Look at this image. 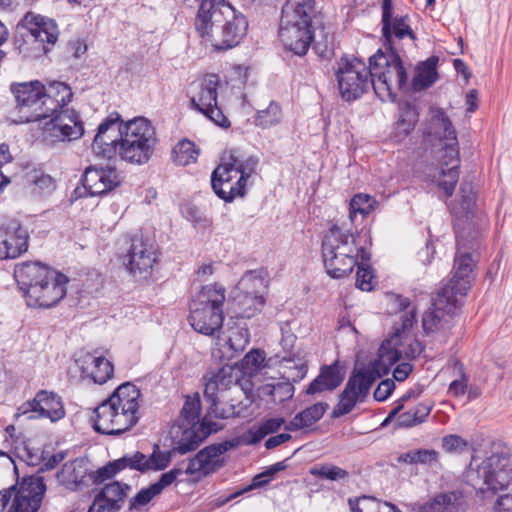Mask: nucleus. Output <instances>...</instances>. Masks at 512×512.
Masks as SVG:
<instances>
[{"label":"nucleus","mask_w":512,"mask_h":512,"mask_svg":"<svg viewBox=\"0 0 512 512\" xmlns=\"http://www.w3.org/2000/svg\"><path fill=\"white\" fill-rule=\"evenodd\" d=\"M194 27L202 42L219 52L241 43L248 31V21L225 0H201Z\"/></svg>","instance_id":"obj_1"},{"label":"nucleus","mask_w":512,"mask_h":512,"mask_svg":"<svg viewBox=\"0 0 512 512\" xmlns=\"http://www.w3.org/2000/svg\"><path fill=\"white\" fill-rule=\"evenodd\" d=\"M14 278L30 307L50 308L66 295L68 278L39 261L16 264Z\"/></svg>","instance_id":"obj_2"},{"label":"nucleus","mask_w":512,"mask_h":512,"mask_svg":"<svg viewBox=\"0 0 512 512\" xmlns=\"http://www.w3.org/2000/svg\"><path fill=\"white\" fill-rule=\"evenodd\" d=\"M321 13L316 12L312 0L299 1L297 5L285 4L281 10L279 38L285 49L304 56L314 40L315 33L324 32Z\"/></svg>","instance_id":"obj_3"},{"label":"nucleus","mask_w":512,"mask_h":512,"mask_svg":"<svg viewBox=\"0 0 512 512\" xmlns=\"http://www.w3.org/2000/svg\"><path fill=\"white\" fill-rule=\"evenodd\" d=\"M140 390L137 386H117L115 392L92 412L93 429L106 435H119L138 421Z\"/></svg>","instance_id":"obj_4"},{"label":"nucleus","mask_w":512,"mask_h":512,"mask_svg":"<svg viewBox=\"0 0 512 512\" xmlns=\"http://www.w3.org/2000/svg\"><path fill=\"white\" fill-rule=\"evenodd\" d=\"M360 252L362 260H365V250L357 247L355 235L338 224H333L322 240L324 267L327 274L334 279L343 278L353 271L358 264Z\"/></svg>","instance_id":"obj_5"},{"label":"nucleus","mask_w":512,"mask_h":512,"mask_svg":"<svg viewBox=\"0 0 512 512\" xmlns=\"http://www.w3.org/2000/svg\"><path fill=\"white\" fill-rule=\"evenodd\" d=\"M474 476L482 482L479 488L482 493L506 491L495 501L494 512H512V455L492 454L468 475L471 480H474Z\"/></svg>","instance_id":"obj_6"},{"label":"nucleus","mask_w":512,"mask_h":512,"mask_svg":"<svg viewBox=\"0 0 512 512\" xmlns=\"http://www.w3.org/2000/svg\"><path fill=\"white\" fill-rule=\"evenodd\" d=\"M18 26L26 30L21 38L15 37L14 46L24 57L39 58L47 55L60 37L59 26L53 18L27 12Z\"/></svg>","instance_id":"obj_7"},{"label":"nucleus","mask_w":512,"mask_h":512,"mask_svg":"<svg viewBox=\"0 0 512 512\" xmlns=\"http://www.w3.org/2000/svg\"><path fill=\"white\" fill-rule=\"evenodd\" d=\"M369 65L372 88L382 101L396 100L395 87L400 91L409 90L407 71L397 50H388V53L378 50L369 58Z\"/></svg>","instance_id":"obj_8"},{"label":"nucleus","mask_w":512,"mask_h":512,"mask_svg":"<svg viewBox=\"0 0 512 512\" xmlns=\"http://www.w3.org/2000/svg\"><path fill=\"white\" fill-rule=\"evenodd\" d=\"M226 289L218 284L202 287L190 304L188 321L198 333L211 336L222 328Z\"/></svg>","instance_id":"obj_9"},{"label":"nucleus","mask_w":512,"mask_h":512,"mask_svg":"<svg viewBox=\"0 0 512 512\" xmlns=\"http://www.w3.org/2000/svg\"><path fill=\"white\" fill-rule=\"evenodd\" d=\"M157 144L158 138L151 122L137 117L124 124L118 151L123 160L143 165L152 158Z\"/></svg>","instance_id":"obj_10"},{"label":"nucleus","mask_w":512,"mask_h":512,"mask_svg":"<svg viewBox=\"0 0 512 512\" xmlns=\"http://www.w3.org/2000/svg\"><path fill=\"white\" fill-rule=\"evenodd\" d=\"M399 333L384 340L380 345L377 357L369 361L357 359L353 371L346 384H395L393 379H383L390 368L401 358Z\"/></svg>","instance_id":"obj_11"},{"label":"nucleus","mask_w":512,"mask_h":512,"mask_svg":"<svg viewBox=\"0 0 512 512\" xmlns=\"http://www.w3.org/2000/svg\"><path fill=\"white\" fill-rule=\"evenodd\" d=\"M200 400L198 396L187 397L180 416L171 429L174 440L173 451L181 455L196 450L210 431L200 422Z\"/></svg>","instance_id":"obj_12"},{"label":"nucleus","mask_w":512,"mask_h":512,"mask_svg":"<svg viewBox=\"0 0 512 512\" xmlns=\"http://www.w3.org/2000/svg\"><path fill=\"white\" fill-rule=\"evenodd\" d=\"M235 446L236 444L233 441L209 445L200 450L194 458L190 459L185 471L180 468H173L163 473L159 480L152 485L157 492L161 494L162 491L170 486L183 472L188 475H197L198 477L214 473L225 464L223 454Z\"/></svg>","instance_id":"obj_13"},{"label":"nucleus","mask_w":512,"mask_h":512,"mask_svg":"<svg viewBox=\"0 0 512 512\" xmlns=\"http://www.w3.org/2000/svg\"><path fill=\"white\" fill-rule=\"evenodd\" d=\"M272 360H266L264 350L253 348L239 363L210 368L203 376L204 384H252V378L270 367Z\"/></svg>","instance_id":"obj_14"},{"label":"nucleus","mask_w":512,"mask_h":512,"mask_svg":"<svg viewBox=\"0 0 512 512\" xmlns=\"http://www.w3.org/2000/svg\"><path fill=\"white\" fill-rule=\"evenodd\" d=\"M466 245H462L459 238L456 236L457 252L454 258V274L452 279L440 291L446 295L458 299L466 296L470 289L471 274L476 265L478 256L477 251L481 247L482 235L476 234L468 237Z\"/></svg>","instance_id":"obj_15"},{"label":"nucleus","mask_w":512,"mask_h":512,"mask_svg":"<svg viewBox=\"0 0 512 512\" xmlns=\"http://www.w3.org/2000/svg\"><path fill=\"white\" fill-rule=\"evenodd\" d=\"M460 202L451 206L455 236L462 245H466L468 237L483 234L486 222L481 213H477L476 195L472 185L468 183L460 186Z\"/></svg>","instance_id":"obj_16"},{"label":"nucleus","mask_w":512,"mask_h":512,"mask_svg":"<svg viewBox=\"0 0 512 512\" xmlns=\"http://www.w3.org/2000/svg\"><path fill=\"white\" fill-rule=\"evenodd\" d=\"M335 75L340 95L345 101L358 99L372 87L370 65L367 66L358 58L342 57Z\"/></svg>","instance_id":"obj_17"},{"label":"nucleus","mask_w":512,"mask_h":512,"mask_svg":"<svg viewBox=\"0 0 512 512\" xmlns=\"http://www.w3.org/2000/svg\"><path fill=\"white\" fill-rule=\"evenodd\" d=\"M459 299L437 292L432 308L422 317V328L426 335L435 334L440 341H446L454 326L453 314L461 306Z\"/></svg>","instance_id":"obj_18"},{"label":"nucleus","mask_w":512,"mask_h":512,"mask_svg":"<svg viewBox=\"0 0 512 512\" xmlns=\"http://www.w3.org/2000/svg\"><path fill=\"white\" fill-rule=\"evenodd\" d=\"M234 152L225 153L221 162L211 174V186L218 198L225 202H232L237 197H244L246 184L244 177L240 176L235 166Z\"/></svg>","instance_id":"obj_19"},{"label":"nucleus","mask_w":512,"mask_h":512,"mask_svg":"<svg viewBox=\"0 0 512 512\" xmlns=\"http://www.w3.org/2000/svg\"><path fill=\"white\" fill-rule=\"evenodd\" d=\"M219 82L218 75H205L197 85L196 93L190 98V108L202 113L217 126L229 128L231 123L217 102Z\"/></svg>","instance_id":"obj_20"},{"label":"nucleus","mask_w":512,"mask_h":512,"mask_svg":"<svg viewBox=\"0 0 512 512\" xmlns=\"http://www.w3.org/2000/svg\"><path fill=\"white\" fill-rule=\"evenodd\" d=\"M83 134L84 125L80 114L75 109L59 111L49 118L41 129L42 141L47 145L77 140Z\"/></svg>","instance_id":"obj_21"},{"label":"nucleus","mask_w":512,"mask_h":512,"mask_svg":"<svg viewBox=\"0 0 512 512\" xmlns=\"http://www.w3.org/2000/svg\"><path fill=\"white\" fill-rule=\"evenodd\" d=\"M157 261V248L153 241L143 236L135 235L124 259V264L135 277L147 278Z\"/></svg>","instance_id":"obj_22"},{"label":"nucleus","mask_w":512,"mask_h":512,"mask_svg":"<svg viewBox=\"0 0 512 512\" xmlns=\"http://www.w3.org/2000/svg\"><path fill=\"white\" fill-rule=\"evenodd\" d=\"M71 378L79 374V380L93 384H105L114 375L113 364L103 356L90 352L81 353L69 367Z\"/></svg>","instance_id":"obj_23"},{"label":"nucleus","mask_w":512,"mask_h":512,"mask_svg":"<svg viewBox=\"0 0 512 512\" xmlns=\"http://www.w3.org/2000/svg\"><path fill=\"white\" fill-rule=\"evenodd\" d=\"M381 26L382 39L387 50H396L394 39L402 40L408 37L412 41L417 40V36L410 26L409 15H394L393 0H382L381 2Z\"/></svg>","instance_id":"obj_24"},{"label":"nucleus","mask_w":512,"mask_h":512,"mask_svg":"<svg viewBox=\"0 0 512 512\" xmlns=\"http://www.w3.org/2000/svg\"><path fill=\"white\" fill-rule=\"evenodd\" d=\"M82 186L74 190L75 198L102 196L120 185L121 179L115 168H86L81 177Z\"/></svg>","instance_id":"obj_25"},{"label":"nucleus","mask_w":512,"mask_h":512,"mask_svg":"<svg viewBox=\"0 0 512 512\" xmlns=\"http://www.w3.org/2000/svg\"><path fill=\"white\" fill-rule=\"evenodd\" d=\"M123 130L120 114L110 113L98 126L92 143L93 152L102 158H113L117 154Z\"/></svg>","instance_id":"obj_26"},{"label":"nucleus","mask_w":512,"mask_h":512,"mask_svg":"<svg viewBox=\"0 0 512 512\" xmlns=\"http://www.w3.org/2000/svg\"><path fill=\"white\" fill-rule=\"evenodd\" d=\"M11 490L14 500L9 512H37L43 500L46 486L40 476H27Z\"/></svg>","instance_id":"obj_27"},{"label":"nucleus","mask_w":512,"mask_h":512,"mask_svg":"<svg viewBox=\"0 0 512 512\" xmlns=\"http://www.w3.org/2000/svg\"><path fill=\"white\" fill-rule=\"evenodd\" d=\"M29 415L28 418L47 417L52 422L58 421L65 416V410L61 397L52 391L41 390L32 400L23 403L17 411L16 416Z\"/></svg>","instance_id":"obj_28"},{"label":"nucleus","mask_w":512,"mask_h":512,"mask_svg":"<svg viewBox=\"0 0 512 512\" xmlns=\"http://www.w3.org/2000/svg\"><path fill=\"white\" fill-rule=\"evenodd\" d=\"M130 491L129 484L109 482L95 495L87 512H119Z\"/></svg>","instance_id":"obj_29"},{"label":"nucleus","mask_w":512,"mask_h":512,"mask_svg":"<svg viewBox=\"0 0 512 512\" xmlns=\"http://www.w3.org/2000/svg\"><path fill=\"white\" fill-rule=\"evenodd\" d=\"M11 91L16 100V109L20 114V121L32 122L29 115L33 114L35 104H38L39 97L43 92V84L38 80L14 83L11 85Z\"/></svg>","instance_id":"obj_30"},{"label":"nucleus","mask_w":512,"mask_h":512,"mask_svg":"<svg viewBox=\"0 0 512 512\" xmlns=\"http://www.w3.org/2000/svg\"><path fill=\"white\" fill-rule=\"evenodd\" d=\"M131 469L137 470L141 473L149 470H164L171 462V452H162L159 446L155 445L153 453L149 456L141 452H135L129 455Z\"/></svg>","instance_id":"obj_31"},{"label":"nucleus","mask_w":512,"mask_h":512,"mask_svg":"<svg viewBox=\"0 0 512 512\" xmlns=\"http://www.w3.org/2000/svg\"><path fill=\"white\" fill-rule=\"evenodd\" d=\"M86 461L83 458H76L66 462L56 477L59 483L67 489L76 491L87 475Z\"/></svg>","instance_id":"obj_32"},{"label":"nucleus","mask_w":512,"mask_h":512,"mask_svg":"<svg viewBox=\"0 0 512 512\" xmlns=\"http://www.w3.org/2000/svg\"><path fill=\"white\" fill-rule=\"evenodd\" d=\"M419 120L417 108L408 101L399 104V119L397 120L391 138L401 142L414 130Z\"/></svg>","instance_id":"obj_33"},{"label":"nucleus","mask_w":512,"mask_h":512,"mask_svg":"<svg viewBox=\"0 0 512 512\" xmlns=\"http://www.w3.org/2000/svg\"><path fill=\"white\" fill-rule=\"evenodd\" d=\"M438 60L437 56H431L427 60L418 63L415 68V75L409 84V89L418 92L431 87L438 79Z\"/></svg>","instance_id":"obj_34"},{"label":"nucleus","mask_w":512,"mask_h":512,"mask_svg":"<svg viewBox=\"0 0 512 512\" xmlns=\"http://www.w3.org/2000/svg\"><path fill=\"white\" fill-rule=\"evenodd\" d=\"M371 386H346L339 396V402L334 406L331 417L339 418L350 413L358 402L364 400Z\"/></svg>","instance_id":"obj_35"},{"label":"nucleus","mask_w":512,"mask_h":512,"mask_svg":"<svg viewBox=\"0 0 512 512\" xmlns=\"http://www.w3.org/2000/svg\"><path fill=\"white\" fill-rule=\"evenodd\" d=\"M396 461L399 464L433 468L440 466V453L433 448L410 449L400 453Z\"/></svg>","instance_id":"obj_36"},{"label":"nucleus","mask_w":512,"mask_h":512,"mask_svg":"<svg viewBox=\"0 0 512 512\" xmlns=\"http://www.w3.org/2000/svg\"><path fill=\"white\" fill-rule=\"evenodd\" d=\"M328 408L329 405L326 402H318L307 407L289 421L285 426V430L297 431L309 428L323 417Z\"/></svg>","instance_id":"obj_37"},{"label":"nucleus","mask_w":512,"mask_h":512,"mask_svg":"<svg viewBox=\"0 0 512 512\" xmlns=\"http://www.w3.org/2000/svg\"><path fill=\"white\" fill-rule=\"evenodd\" d=\"M3 238L5 247L9 248L11 252L15 250L13 255L10 253L7 255V259L17 258L28 250L29 235L20 225L12 227V229L4 228Z\"/></svg>","instance_id":"obj_38"},{"label":"nucleus","mask_w":512,"mask_h":512,"mask_svg":"<svg viewBox=\"0 0 512 512\" xmlns=\"http://www.w3.org/2000/svg\"><path fill=\"white\" fill-rule=\"evenodd\" d=\"M307 365L297 363L293 358L282 356L278 365L279 379L282 381L278 384H295L301 381L307 373Z\"/></svg>","instance_id":"obj_39"},{"label":"nucleus","mask_w":512,"mask_h":512,"mask_svg":"<svg viewBox=\"0 0 512 512\" xmlns=\"http://www.w3.org/2000/svg\"><path fill=\"white\" fill-rule=\"evenodd\" d=\"M348 505L351 512H402L392 503L382 502L366 495L349 498Z\"/></svg>","instance_id":"obj_40"},{"label":"nucleus","mask_w":512,"mask_h":512,"mask_svg":"<svg viewBox=\"0 0 512 512\" xmlns=\"http://www.w3.org/2000/svg\"><path fill=\"white\" fill-rule=\"evenodd\" d=\"M459 497L455 492L440 493L421 507V512H458Z\"/></svg>","instance_id":"obj_41"},{"label":"nucleus","mask_w":512,"mask_h":512,"mask_svg":"<svg viewBox=\"0 0 512 512\" xmlns=\"http://www.w3.org/2000/svg\"><path fill=\"white\" fill-rule=\"evenodd\" d=\"M36 107L33 109V114L29 115L32 122L39 121L42 119L51 118L55 116L59 111L64 110L59 103L58 100H54L47 92L46 87L43 85V92L39 97L38 104H35Z\"/></svg>","instance_id":"obj_42"},{"label":"nucleus","mask_w":512,"mask_h":512,"mask_svg":"<svg viewBox=\"0 0 512 512\" xmlns=\"http://www.w3.org/2000/svg\"><path fill=\"white\" fill-rule=\"evenodd\" d=\"M199 154L200 150L196 147L194 142L188 139H182L174 146L172 159L178 166H187L196 163Z\"/></svg>","instance_id":"obj_43"},{"label":"nucleus","mask_w":512,"mask_h":512,"mask_svg":"<svg viewBox=\"0 0 512 512\" xmlns=\"http://www.w3.org/2000/svg\"><path fill=\"white\" fill-rule=\"evenodd\" d=\"M346 376V365L339 360L331 365H323L320 374L309 384H342Z\"/></svg>","instance_id":"obj_44"},{"label":"nucleus","mask_w":512,"mask_h":512,"mask_svg":"<svg viewBox=\"0 0 512 512\" xmlns=\"http://www.w3.org/2000/svg\"><path fill=\"white\" fill-rule=\"evenodd\" d=\"M126 468L131 469L129 455H125L117 460L109 462L105 466L91 472L89 476L93 483L101 484L106 480L113 478L118 472Z\"/></svg>","instance_id":"obj_45"},{"label":"nucleus","mask_w":512,"mask_h":512,"mask_svg":"<svg viewBox=\"0 0 512 512\" xmlns=\"http://www.w3.org/2000/svg\"><path fill=\"white\" fill-rule=\"evenodd\" d=\"M433 123H435L439 129L442 130L441 137L450 143L448 144L449 149L455 156H458L457 146V134L454 129L451 120L443 111V109H436L432 117Z\"/></svg>","instance_id":"obj_46"},{"label":"nucleus","mask_w":512,"mask_h":512,"mask_svg":"<svg viewBox=\"0 0 512 512\" xmlns=\"http://www.w3.org/2000/svg\"><path fill=\"white\" fill-rule=\"evenodd\" d=\"M238 304L240 312L238 316L241 318H251L257 312H260L265 305V299L262 295H257L252 292H245L242 296L238 295Z\"/></svg>","instance_id":"obj_47"},{"label":"nucleus","mask_w":512,"mask_h":512,"mask_svg":"<svg viewBox=\"0 0 512 512\" xmlns=\"http://www.w3.org/2000/svg\"><path fill=\"white\" fill-rule=\"evenodd\" d=\"M377 205L374 198L368 194H356L350 200L349 203V218L351 222L355 221L357 214H360L362 218L368 216Z\"/></svg>","instance_id":"obj_48"},{"label":"nucleus","mask_w":512,"mask_h":512,"mask_svg":"<svg viewBox=\"0 0 512 512\" xmlns=\"http://www.w3.org/2000/svg\"><path fill=\"white\" fill-rule=\"evenodd\" d=\"M282 118L280 105L271 101L266 109L258 110L255 116V125L263 129L277 125Z\"/></svg>","instance_id":"obj_49"},{"label":"nucleus","mask_w":512,"mask_h":512,"mask_svg":"<svg viewBox=\"0 0 512 512\" xmlns=\"http://www.w3.org/2000/svg\"><path fill=\"white\" fill-rule=\"evenodd\" d=\"M310 474L331 481L346 480L349 477L348 471L333 464L314 466L310 469Z\"/></svg>","instance_id":"obj_50"},{"label":"nucleus","mask_w":512,"mask_h":512,"mask_svg":"<svg viewBox=\"0 0 512 512\" xmlns=\"http://www.w3.org/2000/svg\"><path fill=\"white\" fill-rule=\"evenodd\" d=\"M160 494L151 484L146 488H142L135 496L130 498L128 511L129 512H143L145 507Z\"/></svg>","instance_id":"obj_51"},{"label":"nucleus","mask_w":512,"mask_h":512,"mask_svg":"<svg viewBox=\"0 0 512 512\" xmlns=\"http://www.w3.org/2000/svg\"><path fill=\"white\" fill-rule=\"evenodd\" d=\"M250 342V332L247 327H236L230 331L227 344L235 354L243 352Z\"/></svg>","instance_id":"obj_52"},{"label":"nucleus","mask_w":512,"mask_h":512,"mask_svg":"<svg viewBox=\"0 0 512 512\" xmlns=\"http://www.w3.org/2000/svg\"><path fill=\"white\" fill-rule=\"evenodd\" d=\"M46 92L54 99L58 100V103L63 108H68L67 103L70 102L72 97V91L69 86L62 82H53L46 88Z\"/></svg>","instance_id":"obj_53"},{"label":"nucleus","mask_w":512,"mask_h":512,"mask_svg":"<svg viewBox=\"0 0 512 512\" xmlns=\"http://www.w3.org/2000/svg\"><path fill=\"white\" fill-rule=\"evenodd\" d=\"M356 266V287L363 291H371L373 289L372 280L374 278L372 267L364 263H358Z\"/></svg>","instance_id":"obj_54"},{"label":"nucleus","mask_w":512,"mask_h":512,"mask_svg":"<svg viewBox=\"0 0 512 512\" xmlns=\"http://www.w3.org/2000/svg\"><path fill=\"white\" fill-rule=\"evenodd\" d=\"M235 159V166L234 168L237 170L238 174L240 176L244 177V182L247 185L248 179L251 177V175L255 172L257 165H258V159L254 156H250L244 160L240 159L238 156L234 154Z\"/></svg>","instance_id":"obj_55"},{"label":"nucleus","mask_w":512,"mask_h":512,"mask_svg":"<svg viewBox=\"0 0 512 512\" xmlns=\"http://www.w3.org/2000/svg\"><path fill=\"white\" fill-rule=\"evenodd\" d=\"M443 179L439 181V186L444 190L447 197L452 196L456 183L459 178L458 165H453L447 172L443 171Z\"/></svg>","instance_id":"obj_56"},{"label":"nucleus","mask_w":512,"mask_h":512,"mask_svg":"<svg viewBox=\"0 0 512 512\" xmlns=\"http://www.w3.org/2000/svg\"><path fill=\"white\" fill-rule=\"evenodd\" d=\"M442 447L448 453H462L468 448V442L459 435L451 434L443 437Z\"/></svg>","instance_id":"obj_57"},{"label":"nucleus","mask_w":512,"mask_h":512,"mask_svg":"<svg viewBox=\"0 0 512 512\" xmlns=\"http://www.w3.org/2000/svg\"><path fill=\"white\" fill-rule=\"evenodd\" d=\"M422 393V390L418 387L410 388L406 393H404L398 400V405L393 408L385 420L382 422L381 426H387V424L403 409L404 403L410 399L418 398Z\"/></svg>","instance_id":"obj_58"},{"label":"nucleus","mask_w":512,"mask_h":512,"mask_svg":"<svg viewBox=\"0 0 512 512\" xmlns=\"http://www.w3.org/2000/svg\"><path fill=\"white\" fill-rule=\"evenodd\" d=\"M414 323H416V312L414 309H412L408 312H405L401 316V323L399 326H397V324L394 326V333L392 336L399 333V337H400L399 343H401V340H403V335L405 334V332L407 330H409L410 328L413 327ZM399 345L400 344H398V346Z\"/></svg>","instance_id":"obj_59"},{"label":"nucleus","mask_w":512,"mask_h":512,"mask_svg":"<svg viewBox=\"0 0 512 512\" xmlns=\"http://www.w3.org/2000/svg\"><path fill=\"white\" fill-rule=\"evenodd\" d=\"M398 348L401 350V355L404 354L408 359H414L421 355L424 352V346L417 339H411L410 342L404 347V343L401 340Z\"/></svg>","instance_id":"obj_60"},{"label":"nucleus","mask_w":512,"mask_h":512,"mask_svg":"<svg viewBox=\"0 0 512 512\" xmlns=\"http://www.w3.org/2000/svg\"><path fill=\"white\" fill-rule=\"evenodd\" d=\"M265 436H267V434L261 424L258 426H252L242 436V442L246 445L256 444L260 442Z\"/></svg>","instance_id":"obj_61"},{"label":"nucleus","mask_w":512,"mask_h":512,"mask_svg":"<svg viewBox=\"0 0 512 512\" xmlns=\"http://www.w3.org/2000/svg\"><path fill=\"white\" fill-rule=\"evenodd\" d=\"M270 481H271V478L264 471L262 473H259V474L255 475L253 477L251 483L249 485H247L246 487L240 489V491L242 492V495H244L245 493H248V492H250V491H252L254 489L264 487Z\"/></svg>","instance_id":"obj_62"},{"label":"nucleus","mask_w":512,"mask_h":512,"mask_svg":"<svg viewBox=\"0 0 512 512\" xmlns=\"http://www.w3.org/2000/svg\"><path fill=\"white\" fill-rule=\"evenodd\" d=\"M21 457L30 466H37L44 459L43 452H40L38 449H31L27 446L24 447L23 454Z\"/></svg>","instance_id":"obj_63"},{"label":"nucleus","mask_w":512,"mask_h":512,"mask_svg":"<svg viewBox=\"0 0 512 512\" xmlns=\"http://www.w3.org/2000/svg\"><path fill=\"white\" fill-rule=\"evenodd\" d=\"M432 409V404H419L415 408L411 409L410 412L415 418V426L423 423L429 416Z\"/></svg>","instance_id":"obj_64"}]
</instances>
